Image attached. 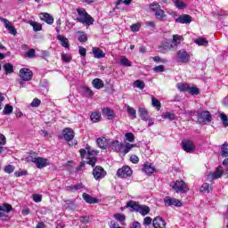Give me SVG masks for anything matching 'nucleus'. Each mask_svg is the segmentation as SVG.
I'll list each match as a JSON object with an SVG mask.
<instances>
[{"mask_svg": "<svg viewBox=\"0 0 228 228\" xmlns=\"http://www.w3.org/2000/svg\"><path fill=\"white\" fill-rule=\"evenodd\" d=\"M114 218H116V220H118V222H120L121 224L123 222H126V216L120 214V213H117L114 215Z\"/></svg>", "mask_w": 228, "mask_h": 228, "instance_id": "51", "label": "nucleus"}, {"mask_svg": "<svg viewBox=\"0 0 228 228\" xmlns=\"http://www.w3.org/2000/svg\"><path fill=\"white\" fill-rule=\"evenodd\" d=\"M177 24H191L193 18L190 14H182L175 19Z\"/></svg>", "mask_w": 228, "mask_h": 228, "instance_id": "13", "label": "nucleus"}, {"mask_svg": "<svg viewBox=\"0 0 228 228\" xmlns=\"http://www.w3.org/2000/svg\"><path fill=\"white\" fill-rule=\"evenodd\" d=\"M126 140L133 143L134 142V134L128 132L125 134Z\"/></svg>", "mask_w": 228, "mask_h": 228, "instance_id": "53", "label": "nucleus"}, {"mask_svg": "<svg viewBox=\"0 0 228 228\" xmlns=\"http://www.w3.org/2000/svg\"><path fill=\"white\" fill-rule=\"evenodd\" d=\"M170 186L176 193H186V191L190 190V188H188V183L183 180H176L175 182H173Z\"/></svg>", "mask_w": 228, "mask_h": 228, "instance_id": "4", "label": "nucleus"}, {"mask_svg": "<svg viewBox=\"0 0 228 228\" xmlns=\"http://www.w3.org/2000/svg\"><path fill=\"white\" fill-rule=\"evenodd\" d=\"M6 145V136L4 134H0V154H3L4 148L3 146Z\"/></svg>", "mask_w": 228, "mask_h": 228, "instance_id": "40", "label": "nucleus"}, {"mask_svg": "<svg viewBox=\"0 0 228 228\" xmlns=\"http://www.w3.org/2000/svg\"><path fill=\"white\" fill-rule=\"evenodd\" d=\"M82 198L86 204H99V199L92 197L90 194L84 192Z\"/></svg>", "mask_w": 228, "mask_h": 228, "instance_id": "18", "label": "nucleus"}, {"mask_svg": "<svg viewBox=\"0 0 228 228\" xmlns=\"http://www.w3.org/2000/svg\"><path fill=\"white\" fill-rule=\"evenodd\" d=\"M154 228H167V222L161 216H157L153 219Z\"/></svg>", "mask_w": 228, "mask_h": 228, "instance_id": "15", "label": "nucleus"}, {"mask_svg": "<svg viewBox=\"0 0 228 228\" xmlns=\"http://www.w3.org/2000/svg\"><path fill=\"white\" fill-rule=\"evenodd\" d=\"M25 55L27 56V58H35L37 56V51H35V49H30L28 50Z\"/></svg>", "mask_w": 228, "mask_h": 228, "instance_id": "55", "label": "nucleus"}, {"mask_svg": "<svg viewBox=\"0 0 228 228\" xmlns=\"http://www.w3.org/2000/svg\"><path fill=\"white\" fill-rule=\"evenodd\" d=\"M97 163V159L95 157L88 158L87 165H90L91 167H95V164Z\"/></svg>", "mask_w": 228, "mask_h": 228, "instance_id": "59", "label": "nucleus"}, {"mask_svg": "<svg viewBox=\"0 0 228 228\" xmlns=\"http://www.w3.org/2000/svg\"><path fill=\"white\" fill-rule=\"evenodd\" d=\"M96 143L100 149L106 150L108 149V140L106 137H100L96 140Z\"/></svg>", "mask_w": 228, "mask_h": 228, "instance_id": "26", "label": "nucleus"}, {"mask_svg": "<svg viewBox=\"0 0 228 228\" xmlns=\"http://www.w3.org/2000/svg\"><path fill=\"white\" fill-rule=\"evenodd\" d=\"M177 60L180 63H188L190 61V54L186 50L181 49L176 53Z\"/></svg>", "mask_w": 228, "mask_h": 228, "instance_id": "11", "label": "nucleus"}, {"mask_svg": "<svg viewBox=\"0 0 228 228\" xmlns=\"http://www.w3.org/2000/svg\"><path fill=\"white\" fill-rule=\"evenodd\" d=\"M77 13L78 16L77 17V21L80 22L81 24H85L86 26H92L94 24V20L93 17L88 14L85 8H77Z\"/></svg>", "mask_w": 228, "mask_h": 228, "instance_id": "2", "label": "nucleus"}, {"mask_svg": "<svg viewBox=\"0 0 228 228\" xmlns=\"http://www.w3.org/2000/svg\"><path fill=\"white\" fill-rule=\"evenodd\" d=\"M138 113L141 120H143L144 122H147L151 118V116H149V111H147V109L145 108H139Z\"/></svg>", "mask_w": 228, "mask_h": 228, "instance_id": "21", "label": "nucleus"}, {"mask_svg": "<svg viewBox=\"0 0 228 228\" xmlns=\"http://www.w3.org/2000/svg\"><path fill=\"white\" fill-rule=\"evenodd\" d=\"M109 227H110V228H124V227L120 226V224L115 221H111L109 224Z\"/></svg>", "mask_w": 228, "mask_h": 228, "instance_id": "63", "label": "nucleus"}, {"mask_svg": "<svg viewBox=\"0 0 228 228\" xmlns=\"http://www.w3.org/2000/svg\"><path fill=\"white\" fill-rule=\"evenodd\" d=\"M4 70L6 75L13 74V64L7 62L4 65Z\"/></svg>", "mask_w": 228, "mask_h": 228, "instance_id": "38", "label": "nucleus"}, {"mask_svg": "<svg viewBox=\"0 0 228 228\" xmlns=\"http://www.w3.org/2000/svg\"><path fill=\"white\" fill-rule=\"evenodd\" d=\"M182 149L185 152H193L195 151V144L190 140H184L182 142Z\"/></svg>", "mask_w": 228, "mask_h": 228, "instance_id": "14", "label": "nucleus"}, {"mask_svg": "<svg viewBox=\"0 0 228 228\" xmlns=\"http://www.w3.org/2000/svg\"><path fill=\"white\" fill-rule=\"evenodd\" d=\"M12 211V205L4 203V206L0 205V218H3L6 216H4L5 213H10Z\"/></svg>", "mask_w": 228, "mask_h": 228, "instance_id": "24", "label": "nucleus"}, {"mask_svg": "<svg viewBox=\"0 0 228 228\" xmlns=\"http://www.w3.org/2000/svg\"><path fill=\"white\" fill-rule=\"evenodd\" d=\"M28 23L32 26L34 31H42V24L33 20L28 21Z\"/></svg>", "mask_w": 228, "mask_h": 228, "instance_id": "42", "label": "nucleus"}, {"mask_svg": "<svg viewBox=\"0 0 228 228\" xmlns=\"http://www.w3.org/2000/svg\"><path fill=\"white\" fill-rule=\"evenodd\" d=\"M102 115H105L107 117L108 120H113L115 118V111L110 108H104L102 109Z\"/></svg>", "mask_w": 228, "mask_h": 228, "instance_id": "22", "label": "nucleus"}, {"mask_svg": "<svg viewBox=\"0 0 228 228\" xmlns=\"http://www.w3.org/2000/svg\"><path fill=\"white\" fill-rule=\"evenodd\" d=\"M106 170H104V167L101 166H96L93 169V177H94L95 181H101V179H104L107 175Z\"/></svg>", "mask_w": 228, "mask_h": 228, "instance_id": "7", "label": "nucleus"}, {"mask_svg": "<svg viewBox=\"0 0 228 228\" xmlns=\"http://www.w3.org/2000/svg\"><path fill=\"white\" fill-rule=\"evenodd\" d=\"M126 208H131L135 213H140L142 216H145L151 213V208L147 205H140L139 202L129 200L126 202Z\"/></svg>", "mask_w": 228, "mask_h": 228, "instance_id": "1", "label": "nucleus"}, {"mask_svg": "<svg viewBox=\"0 0 228 228\" xmlns=\"http://www.w3.org/2000/svg\"><path fill=\"white\" fill-rule=\"evenodd\" d=\"M127 114L131 115L132 118H136V110L131 106H127Z\"/></svg>", "mask_w": 228, "mask_h": 228, "instance_id": "49", "label": "nucleus"}, {"mask_svg": "<svg viewBox=\"0 0 228 228\" xmlns=\"http://www.w3.org/2000/svg\"><path fill=\"white\" fill-rule=\"evenodd\" d=\"M61 60L64 63H70V61H72V57L67 53H62Z\"/></svg>", "mask_w": 228, "mask_h": 228, "instance_id": "52", "label": "nucleus"}, {"mask_svg": "<svg viewBox=\"0 0 228 228\" xmlns=\"http://www.w3.org/2000/svg\"><path fill=\"white\" fill-rule=\"evenodd\" d=\"M173 3L178 10H184V8H186V4L181 0H173Z\"/></svg>", "mask_w": 228, "mask_h": 228, "instance_id": "39", "label": "nucleus"}, {"mask_svg": "<svg viewBox=\"0 0 228 228\" xmlns=\"http://www.w3.org/2000/svg\"><path fill=\"white\" fill-rule=\"evenodd\" d=\"M122 146V143L118 142V140L113 141L110 144V149L114 151L115 152H120V147Z\"/></svg>", "mask_w": 228, "mask_h": 228, "instance_id": "32", "label": "nucleus"}, {"mask_svg": "<svg viewBox=\"0 0 228 228\" xmlns=\"http://www.w3.org/2000/svg\"><path fill=\"white\" fill-rule=\"evenodd\" d=\"M39 18L44 20V22H46V24L51 25L54 23V18H53L49 12H41Z\"/></svg>", "mask_w": 228, "mask_h": 228, "instance_id": "17", "label": "nucleus"}, {"mask_svg": "<svg viewBox=\"0 0 228 228\" xmlns=\"http://www.w3.org/2000/svg\"><path fill=\"white\" fill-rule=\"evenodd\" d=\"M14 175L16 177H22V175H28V171L20 169L19 171H15Z\"/></svg>", "mask_w": 228, "mask_h": 228, "instance_id": "57", "label": "nucleus"}, {"mask_svg": "<svg viewBox=\"0 0 228 228\" xmlns=\"http://www.w3.org/2000/svg\"><path fill=\"white\" fill-rule=\"evenodd\" d=\"M220 149H221L220 156H222V158H228V143L224 142L220 146Z\"/></svg>", "mask_w": 228, "mask_h": 228, "instance_id": "31", "label": "nucleus"}, {"mask_svg": "<svg viewBox=\"0 0 228 228\" xmlns=\"http://www.w3.org/2000/svg\"><path fill=\"white\" fill-rule=\"evenodd\" d=\"M130 161L131 163H134V165H137V163L140 162V159L136 155L130 156Z\"/></svg>", "mask_w": 228, "mask_h": 228, "instance_id": "61", "label": "nucleus"}, {"mask_svg": "<svg viewBox=\"0 0 228 228\" xmlns=\"http://www.w3.org/2000/svg\"><path fill=\"white\" fill-rule=\"evenodd\" d=\"M174 47V45L170 42H164L160 45H159V53H162L165 54V53H167V51H170Z\"/></svg>", "mask_w": 228, "mask_h": 228, "instance_id": "20", "label": "nucleus"}, {"mask_svg": "<svg viewBox=\"0 0 228 228\" xmlns=\"http://www.w3.org/2000/svg\"><path fill=\"white\" fill-rule=\"evenodd\" d=\"M130 228H142V224L138 221H134L132 223Z\"/></svg>", "mask_w": 228, "mask_h": 228, "instance_id": "64", "label": "nucleus"}, {"mask_svg": "<svg viewBox=\"0 0 228 228\" xmlns=\"http://www.w3.org/2000/svg\"><path fill=\"white\" fill-rule=\"evenodd\" d=\"M62 136L64 140L68 142L69 147H74V145H77V141H72L76 136V133H74V130H72V128H64L62 131Z\"/></svg>", "mask_w": 228, "mask_h": 228, "instance_id": "3", "label": "nucleus"}, {"mask_svg": "<svg viewBox=\"0 0 228 228\" xmlns=\"http://www.w3.org/2000/svg\"><path fill=\"white\" fill-rule=\"evenodd\" d=\"M142 172L147 174V175H152L156 172V167H152L149 162H146L142 165Z\"/></svg>", "mask_w": 228, "mask_h": 228, "instance_id": "19", "label": "nucleus"}, {"mask_svg": "<svg viewBox=\"0 0 228 228\" xmlns=\"http://www.w3.org/2000/svg\"><path fill=\"white\" fill-rule=\"evenodd\" d=\"M93 54L94 58H97L98 60L106 56V53H104V52H102L99 47H93Z\"/></svg>", "mask_w": 228, "mask_h": 228, "instance_id": "25", "label": "nucleus"}, {"mask_svg": "<svg viewBox=\"0 0 228 228\" xmlns=\"http://www.w3.org/2000/svg\"><path fill=\"white\" fill-rule=\"evenodd\" d=\"M220 118L223 120V126L224 127H228V118L225 113H221L220 114Z\"/></svg>", "mask_w": 228, "mask_h": 228, "instance_id": "50", "label": "nucleus"}, {"mask_svg": "<svg viewBox=\"0 0 228 228\" xmlns=\"http://www.w3.org/2000/svg\"><path fill=\"white\" fill-rule=\"evenodd\" d=\"M21 81H31L33 79V71L28 68H21L19 71Z\"/></svg>", "mask_w": 228, "mask_h": 228, "instance_id": "8", "label": "nucleus"}, {"mask_svg": "<svg viewBox=\"0 0 228 228\" xmlns=\"http://www.w3.org/2000/svg\"><path fill=\"white\" fill-rule=\"evenodd\" d=\"M92 83L93 86L96 88V90H101V88H104V82L101 78H94Z\"/></svg>", "mask_w": 228, "mask_h": 228, "instance_id": "28", "label": "nucleus"}, {"mask_svg": "<svg viewBox=\"0 0 228 228\" xmlns=\"http://www.w3.org/2000/svg\"><path fill=\"white\" fill-rule=\"evenodd\" d=\"M155 17L158 19V20H165L167 19V14L165 13V11L162 9H159L155 12Z\"/></svg>", "mask_w": 228, "mask_h": 228, "instance_id": "30", "label": "nucleus"}, {"mask_svg": "<svg viewBox=\"0 0 228 228\" xmlns=\"http://www.w3.org/2000/svg\"><path fill=\"white\" fill-rule=\"evenodd\" d=\"M120 65H123L124 67H131V61H129V60L126 57L122 58L120 60Z\"/></svg>", "mask_w": 228, "mask_h": 228, "instance_id": "54", "label": "nucleus"}, {"mask_svg": "<svg viewBox=\"0 0 228 228\" xmlns=\"http://www.w3.org/2000/svg\"><path fill=\"white\" fill-rule=\"evenodd\" d=\"M176 88L180 91V92H183L186 93L188 92L189 88H190V84H186V83H178L176 85Z\"/></svg>", "mask_w": 228, "mask_h": 228, "instance_id": "35", "label": "nucleus"}, {"mask_svg": "<svg viewBox=\"0 0 228 228\" xmlns=\"http://www.w3.org/2000/svg\"><path fill=\"white\" fill-rule=\"evenodd\" d=\"M163 118L167 119V120H175L177 118V116H175V114H174V113L166 112L163 115Z\"/></svg>", "mask_w": 228, "mask_h": 228, "instance_id": "45", "label": "nucleus"}, {"mask_svg": "<svg viewBox=\"0 0 228 228\" xmlns=\"http://www.w3.org/2000/svg\"><path fill=\"white\" fill-rule=\"evenodd\" d=\"M57 40H60L61 45L69 49L70 47V44L69 43V39L61 35L57 36Z\"/></svg>", "mask_w": 228, "mask_h": 228, "instance_id": "27", "label": "nucleus"}, {"mask_svg": "<svg viewBox=\"0 0 228 228\" xmlns=\"http://www.w3.org/2000/svg\"><path fill=\"white\" fill-rule=\"evenodd\" d=\"M27 159L28 161H31L32 163H35L37 168H39V169L45 168V167H48L49 165V160L42 157L37 158L33 156H28Z\"/></svg>", "mask_w": 228, "mask_h": 228, "instance_id": "5", "label": "nucleus"}, {"mask_svg": "<svg viewBox=\"0 0 228 228\" xmlns=\"http://www.w3.org/2000/svg\"><path fill=\"white\" fill-rule=\"evenodd\" d=\"M164 204L167 208L170 206H175L176 208H181V206H183V202H181V200L175 198L172 199L168 196L164 199Z\"/></svg>", "mask_w": 228, "mask_h": 228, "instance_id": "12", "label": "nucleus"}, {"mask_svg": "<svg viewBox=\"0 0 228 228\" xmlns=\"http://www.w3.org/2000/svg\"><path fill=\"white\" fill-rule=\"evenodd\" d=\"M13 113V106L6 104L3 110V115H12Z\"/></svg>", "mask_w": 228, "mask_h": 228, "instance_id": "43", "label": "nucleus"}, {"mask_svg": "<svg viewBox=\"0 0 228 228\" xmlns=\"http://www.w3.org/2000/svg\"><path fill=\"white\" fill-rule=\"evenodd\" d=\"M92 122L97 123L101 121L102 116L100 112H93L90 117Z\"/></svg>", "mask_w": 228, "mask_h": 228, "instance_id": "41", "label": "nucleus"}, {"mask_svg": "<svg viewBox=\"0 0 228 228\" xmlns=\"http://www.w3.org/2000/svg\"><path fill=\"white\" fill-rule=\"evenodd\" d=\"M212 191H213V186H211V184L208 183H203L200 189V191H201V193H209Z\"/></svg>", "mask_w": 228, "mask_h": 228, "instance_id": "29", "label": "nucleus"}, {"mask_svg": "<svg viewBox=\"0 0 228 228\" xmlns=\"http://www.w3.org/2000/svg\"><path fill=\"white\" fill-rule=\"evenodd\" d=\"M32 199L34 202H42V194H33Z\"/></svg>", "mask_w": 228, "mask_h": 228, "instance_id": "62", "label": "nucleus"}, {"mask_svg": "<svg viewBox=\"0 0 228 228\" xmlns=\"http://www.w3.org/2000/svg\"><path fill=\"white\" fill-rule=\"evenodd\" d=\"M151 104L153 108H157L158 111L161 110V102H159L156 97L151 98Z\"/></svg>", "mask_w": 228, "mask_h": 228, "instance_id": "44", "label": "nucleus"}, {"mask_svg": "<svg viewBox=\"0 0 228 228\" xmlns=\"http://www.w3.org/2000/svg\"><path fill=\"white\" fill-rule=\"evenodd\" d=\"M82 90L85 92V94H87L88 97H94V91L87 86H82Z\"/></svg>", "mask_w": 228, "mask_h": 228, "instance_id": "48", "label": "nucleus"}, {"mask_svg": "<svg viewBox=\"0 0 228 228\" xmlns=\"http://www.w3.org/2000/svg\"><path fill=\"white\" fill-rule=\"evenodd\" d=\"M134 86H135V88H139L140 90H143V88H145V83L142 80H135L134 82Z\"/></svg>", "mask_w": 228, "mask_h": 228, "instance_id": "46", "label": "nucleus"}, {"mask_svg": "<svg viewBox=\"0 0 228 228\" xmlns=\"http://www.w3.org/2000/svg\"><path fill=\"white\" fill-rule=\"evenodd\" d=\"M77 33L79 35L77 38L78 42H80L81 44L88 42V37L86 36V33H85L84 31H78Z\"/></svg>", "mask_w": 228, "mask_h": 228, "instance_id": "37", "label": "nucleus"}, {"mask_svg": "<svg viewBox=\"0 0 228 228\" xmlns=\"http://www.w3.org/2000/svg\"><path fill=\"white\" fill-rule=\"evenodd\" d=\"M194 44H197V45H203L204 47H208L209 45V42H208L205 37L195 39Z\"/></svg>", "mask_w": 228, "mask_h": 228, "instance_id": "36", "label": "nucleus"}, {"mask_svg": "<svg viewBox=\"0 0 228 228\" xmlns=\"http://www.w3.org/2000/svg\"><path fill=\"white\" fill-rule=\"evenodd\" d=\"M224 175V167L219 166L216 167V171L211 174L212 179H220Z\"/></svg>", "mask_w": 228, "mask_h": 228, "instance_id": "23", "label": "nucleus"}, {"mask_svg": "<svg viewBox=\"0 0 228 228\" xmlns=\"http://www.w3.org/2000/svg\"><path fill=\"white\" fill-rule=\"evenodd\" d=\"M188 94H190L191 95H199V94H200V89H199V87H197V86L193 85V86H189V89L187 91Z\"/></svg>", "mask_w": 228, "mask_h": 228, "instance_id": "33", "label": "nucleus"}, {"mask_svg": "<svg viewBox=\"0 0 228 228\" xmlns=\"http://www.w3.org/2000/svg\"><path fill=\"white\" fill-rule=\"evenodd\" d=\"M40 104H42V101H40L38 98H35L31 102L32 108H38Z\"/></svg>", "mask_w": 228, "mask_h": 228, "instance_id": "56", "label": "nucleus"}, {"mask_svg": "<svg viewBox=\"0 0 228 228\" xmlns=\"http://www.w3.org/2000/svg\"><path fill=\"white\" fill-rule=\"evenodd\" d=\"M86 151H87L88 156H97L99 154V151L92 150V147L88 144L86 146Z\"/></svg>", "mask_w": 228, "mask_h": 228, "instance_id": "47", "label": "nucleus"}, {"mask_svg": "<svg viewBox=\"0 0 228 228\" xmlns=\"http://www.w3.org/2000/svg\"><path fill=\"white\" fill-rule=\"evenodd\" d=\"M183 40V36L179 35H174L173 36V42L176 45L181 44V41Z\"/></svg>", "mask_w": 228, "mask_h": 228, "instance_id": "58", "label": "nucleus"}, {"mask_svg": "<svg viewBox=\"0 0 228 228\" xmlns=\"http://www.w3.org/2000/svg\"><path fill=\"white\" fill-rule=\"evenodd\" d=\"M211 120H213V118L209 110H204L198 114V121L200 124H209Z\"/></svg>", "mask_w": 228, "mask_h": 228, "instance_id": "9", "label": "nucleus"}, {"mask_svg": "<svg viewBox=\"0 0 228 228\" xmlns=\"http://www.w3.org/2000/svg\"><path fill=\"white\" fill-rule=\"evenodd\" d=\"M83 188V183H77L75 185H69L67 187L68 191H71V193H74V191H77V190H82Z\"/></svg>", "mask_w": 228, "mask_h": 228, "instance_id": "34", "label": "nucleus"}, {"mask_svg": "<svg viewBox=\"0 0 228 228\" xmlns=\"http://www.w3.org/2000/svg\"><path fill=\"white\" fill-rule=\"evenodd\" d=\"M134 147H136V144H131L129 142H126V143H121V147L119 149V152L121 154H127L131 151V149H134Z\"/></svg>", "mask_w": 228, "mask_h": 228, "instance_id": "16", "label": "nucleus"}, {"mask_svg": "<svg viewBox=\"0 0 228 228\" xmlns=\"http://www.w3.org/2000/svg\"><path fill=\"white\" fill-rule=\"evenodd\" d=\"M13 170H15V167L12 165H8L4 167V172L5 174H12L13 173Z\"/></svg>", "mask_w": 228, "mask_h": 228, "instance_id": "60", "label": "nucleus"}, {"mask_svg": "<svg viewBox=\"0 0 228 228\" xmlns=\"http://www.w3.org/2000/svg\"><path fill=\"white\" fill-rule=\"evenodd\" d=\"M116 175L119 179H126V177H131L133 175V169L129 166H123L117 170Z\"/></svg>", "mask_w": 228, "mask_h": 228, "instance_id": "6", "label": "nucleus"}, {"mask_svg": "<svg viewBox=\"0 0 228 228\" xmlns=\"http://www.w3.org/2000/svg\"><path fill=\"white\" fill-rule=\"evenodd\" d=\"M0 21L4 24V28L9 31L10 35H17V28H15L12 22L3 17H0Z\"/></svg>", "mask_w": 228, "mask_h": 228, "instance_id": "10", "label": "nucleus"}]
</instances>
